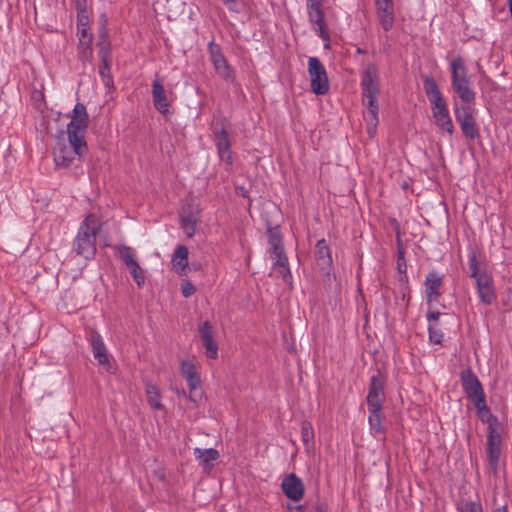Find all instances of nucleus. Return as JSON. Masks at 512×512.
<instances>
[{
    "mask_svg": "<svg viewBox=\"0 0 512 512\" xmlns=\"http://www.w3.org/2000/svg\"><path fill=\"white\" fill-rule=\"evenodd\" d=\"M302 441L305 446H308L310 440L313 438V432L310 425L303 424L301 429Z\"/></svg>",
    "mask_w": 512,
    "mask_h": 512,
    "instance_id": "43",
    "label": "nucleus"
},
{
    "mask_svg": "<svg viewBox=\"0 0 512 512\" xmlns=\"http://www.w3.org/2000/svg\"><path fill=\"white\" fill-rule=\"evenodd\" d=\"M459 512H483V508L480 502L476 501H465L459 508Z\"/></svg>",
    "mask_w": 512,
    "mask_h": 512,
    "instance_id": "34",
    "label": "nucleus"
},
{
    "mask_svg": "<svg viewBox=\"0 0 512 512\" xmlns=\"http://www.w3.org/2000/svg\"><path fill=\"white\" fill-rule=\"evenodd\" d=\"M111 60H106L105 62H101L99 65V75L103 81V84L110 88L113 86V78L111 76Z\"/></svg>",
    "mask_w": 512,
    "mask_h": 512,
    "instance_id": "32",
    "label": "nucleus"
},
{
    "mask_svg": "<svg viewBox=\"0 0 512 512\" xmlns=\"http://www.w3.org/2000/svg\"><path fill=\"white\" fill-rule=\"evenodd\" d=\"M189 387V390H194L195 388L201 387V379L198 373L192 375L191 377L185 378Z\"/></svg>",
    "mask_w": 512,
    "mask_h": 512,
    "instance_id": "46",
    "label": "nucleus"
},
{
    "mask_svg": "<svg viewBox=\"0 0 512 512\" xmlns=\"http://www.w3.org/2000/svg\"><path fill=\"white\" fill-rule=\"evenodd\" d=\"M319 511H320V512H325L324 510H322V509H320V508H319Z\"/></svg>",
    "mask_w": 512,
    "mask_h": 512,
    "instance_id": "55",
    "label": "nucleus"
},
{
    "mask_svg": "<svg viewBox=\"0 0 512 512\" xmlns=\"http://www.w3.org/2000/svg\"><path fill=\"white\" fill-rule=\"evenodd\" d=\"M489 430L490 433L487 437L488 448H498L501 445V437L495 429L492 428V424L489 425Z\"/></svg>",
    "mask_w": 512,
    "mask_h": 512,
    "instance_id": "36",
    "label": "nucleus"
},
{
    "mask_svg": "<svg viewBox=\"0 0 512 512\" xmlns=\"http://www.w3.org/2000/svg\"><path fill=\"white\" fill-rule=\"evenodd\" d=\"M377 18L385 31L392 29L394 25V3L393 0H375Z\"/></svg>",
    "mask_w": 512,
    "mask_h": 512,
    "instance_id": "13",
    "label": "nucleus"
},
{
    "mask_svg": "<svg viewBox=\"0 0 512 512\" xmlns=\"http://www.w3.org/2000/svg\"><path fill=\"white\" fill-rule=\"evenodd\" d=\"M118 250L121 260L124 262L128 269L138 264V262L135 259L134 250L131 247L123 245L120 246Z\"/></svg>",
    "mask_w": 512,
    "mask_h": 512,
    "instance_id": "31",
    "label": "nucleus"
},
{
    "mask_svg": "<svg viewBox=\"0 0 512 512\" xmlns=\"http://www.w3.org/2000/svg\"><path fill=\"white\" fill-rule=\"evenodd\" d=\"M281 487L289 499L293 501H299L302 499L304 494V487L302 481L294 474L287 476L283 480Z\"/></svg>",
    "mask_w": 512,
    "mask_h": 512,
    "instance_id": "19",
    "label": "nucleus"
},
{
    "mask_svg": "<svg viewBox=\"0 0 512 512\" xmlns=\"http://www.w3.org/2000/svg\"><path fill=\"white\" fill-rule=\"evenodd\" d=\"M181 372L184 378L191 377L192 375L196 374V367L193 363L189 361H182L181 362Z\"/></svg>",
    "mask_w": 512,
    "mask_h": 512,
    "instance_id": "39",
    "label": "nucleus"
},
{
    "mask_svg": "<svg viewBox=\"0 0 512 512\" xmlns=\"http://www.w3.org/2000/svg\"><path fill=\"white\" fill-rule=\"evenodd\" d=\"M460 381L467 398L475 408H484L485 393L483 386L471 368H466L460 373Z\"/></svg>",
    "mask_w": 512,
    "mask_h": 512,
    "instance_id": "5",
    "label": "nucleus"
},
{
    "mask_svg": "<svg viewBox=\"0 0 512 512\" xmlns=\"http://www.w3.org/2000/svg\"><path fill=\"white\" fill-rule=\"evenodd\" d=\"M89 340L92 346L94 358L98 360L99 364L101 365L109 364L106 348L101 335L93 330L90 332Z\"/></svg>",
    "mask_w": 512,
    "mask_h": 512,
    "instance_id": "21",
    "label": "nucleus"
},
{
    "mask_svg": "<svg viewBox=\"0 0 512 512\" xmlns=\"http://www.w3.org/2000/svg\"><path fill=\"white\" fill-rule=\"evenodd\" d=\"M484 271L485 270H483V272ZM468 273L469 276L474 279L482 276V271L480 270V259L476 250L474 249H471L468 255Z\"/></svg>",
    "mask_w": 512,
    "mask_h": 512,
    "instance_id": "27",
    "label": "nucleus"
},
{
    "mask_svg": "<svg viewBox=\"0 0 512 512\" xmlns=\"http://www.w3.org/2000/svg\"><path fill=\"white\" fill-rule=\"evenodd\" d=\"M173 265L179 274H183L188 266V249L186 246H178L172 257Z\"/></svg>",
    "mask_w": 512,
    "mask_h": 512,
    "instance_id": "26",
    "label": "nucleus"
},
{
    "mask_svg": "<svg viewBox=\"0 0 512 512\" xmlns=\"http://www.w3.org/2000/svg\"><path fill=\"white\" fill-rule=\"evenodd\" d=\"M87 151L88 147L85 139L78 138V141H74V139L68 138V144L59 143L54 149L55 164L61 167H69L76 156L82 159Z\"/></svg>",
    "mask_w": 512,
    "mask_h": 512,
    "instance_id": "4",
    "label": "nucleus"
},
{
    "mask_svg": "<svg viewBox=\"0 0 512 512\" xmlns=\"http://www.w3.org/2000/svg\"><path fill=\"white\" fill-rule=\"evenodd\" d=\"M441 313L439 311H428L426 317L428 321H437Z\"/></svg>",
    "mask_w": 512,
    "mask_h": 512,
    "instance_id": "53",
    "label": "nucleus"
},
{
    "mask_svg": "<svg viewBox=\"0 0 512 512\" xmlns=\"http://www.w3.org/2000/svg\"><path fill=\"white\" fill-rule=\"evenodd\" d=\"M423 86L427 97L440 92L439 87L432 76L423 77Z\"/></svg>",
    "mask_w": 512,
    "mask_h": 512,
    "instance_id": "33",
    "label": "nucleus"
},
{
    "mask_svg": "<svg viewBox=\"0 0 512 512\" xmlns=\"http://www.w3.org/2000/svg\"><path fill=\"white\" fill-rule=\"evenodd\" d=\"M384 384L385 379L380 371H377V373L370 378L368 395L366 397L368 407H373L374 409L376 407H382L385 401Z\"/></svg>",
    "mask_w": 512,
    "mask_h": 512,
    "instance_id": "10",
    "label": "nucleus"
},
{
    "mask_svg": "<svg viewBox=\"0 0 512 512\" xmlns=\"http://www.w3.org/2000/svg\"><path fill=\"white\" fill-rule=\"evenodd\" d=\"M226 7L232 12H238V5L236 0H222Z\"/></svg>",
    "mask_w": 512,
    "mask_h": 512,
    "instance_id": "52",
    "label": "nucleus"
},
{
    "mask_svg": "<svg viewBox=\"0 0 512 512\" xmlns=\"http://www.w3.org/2000/svg\"><path fill=\"white\" fill-rule=\"evenodd\" d=\"M322 0H307L308 13L321 9Z\"/></svg>",
    "mask_w": 512,
    "mask_h": 512,
    "instance_id": "49",
    "label": "nucleus"
},
{
    "mask_svg": "<svg viewBox=\"0 0 512 512\" xmlns=\"http://www.w3.org/2000/svg\"><path fill=\"white\" fill-rule=\"evenodd\" d=\"M489 465L494 472L497 470L498 461L500 458L501 450H487Z\"/></svg>",
    "mask_w": 512,
    "mask_h": 512,
    "instance_id": "38",
    "label": "nucleus"
},
{
    "mask_svg": "<svg viewBox=\"0 0 512 512\" xmlns=\"http://www.w3.org/2000/svg\"><path fill=\"white\" fill-rule=\"evenodd\" d=\"M268 244H269V253L273 259L280 258L282 256H286L282 236L279 230V227H268Z\"/></svg>",
    "mask_w": 512,
    "mask_h": 512,
    "instance_id": "20",
    "label": "nucleus"
},
{
    "mask_svg": "<svg viewBox=\"0 0 512 512\" xmlns=\"http://www.w3.org/2000/svg\"><path fill=\"white\" fill-rule=\"evenodd\" d=\"M308 73L311 90L317 95H324L329 90V81L326 69L317 57L308 59Z\"/></svg>",
    "mask_w": 512,
    "mask_h": 512,
    "instance_id": "7",
    "label": "nucleus"
},
{
    "mask_svg": "<svg viewBox=\"0 0 512 512\" xmlns=\"http://www.w3.org/2000/svg\"><path fill=\"white\" fill-rule=\"evenodd\" d=\"M199 335L206 350V356L210 359L217 358L218 344L214 340L213 327L209 321H205L199 326Z\"/></svg>",
    "mask_w": 512,
    "mask_h": 512,
    "instance_id": "15",
    "label": "nucleus"
},
{
    "mask_svg": "<svg viewBox=\"0 0 512 512\" xmlns=\"http://www.w3.org/2000/svg\"><path fill=\"white\" fill-rule=\"evenodd\" d=\"M475 281L481 302L485 305H491L496 299L492 277L484 271L482 276H479Z\"/></svg>",
    "mask_w": 512,
    "mask_h": 512,
    "instance_id": "14",
    "label": "nucleus"
},
{
    "mask_svg": "<svg viewBox=\"0 0 512 512\" xmlns=\"http://www.w3.org/2000/svg\"><path fill=\"white\" fill-rule=\"evenodd\" d=\"M199 209L194 204H187L181 212V226L188 237L195 234Z\"/></svg>",
    "mask_w": 512,
    "mask_h": 512,
    "instance_id": "18",
    "label": "nucleus"
},
{
    "mask_svg": "<svg viewBox=\"0 0 512 512\" xmlns=\"http://www.w3.org/2000/svg\"><path fill=\"white\" fill-rule=\"evenodd\" d=\"M451 85L462 104H474L475 92L468 77V71L462 58L457 57L451 62Z\"/></svg>",
    "mask_w": 512,
    "mask_h": 512,
    "instance_id": "3",
    "label": "nucleus"
},
{
    "mask_svg": "<svg viewBox=\"0 0 512 512\" xmlns=\"http://www.w3.org/2000/svg\"><path fill=\"white\" fill-rule=\"evenodd\" d=\"M316 263L320 271L329 275L332 270L331 251L325 239H321L315 246Z\"/></svg>",
    "mask_w": 512,
    "mask_h": 512,
    "instance_id": "17",
    "label": "nucleus"
},
{
    "mask_svg": "<svg viewBox=\"0 0 512 512\" xmlns=\"http://www.w3.org/2000/svg\"><path fill=\"white\" fill-rule=\"evenodd\" d=\"M97 45L99 47L98 56L100 61L105 62L106 60H111L110 43L107 39V32L105 29L100 32Z\"/></svg>",
    "mask_w": 512,
    "mask_h": 512,
    "instance_id": "28",
    "label": "nucleus"
},
{
    "mask_svg": "<svg viewBox=\"0 0 512 512\" xmlns=\"http://www.w3.org/2000/svg\"><path fill=\"white\" fill-rule=\"evenodd\" d=\"M428 100L431 104L432 111L447 106L441 92L429 96Z\"/></svg>",
    "mask_w": 512,
    "mask_h": 512,
    "instance_id": "37",
    "label": "nucleus"
},
{
    "mask_svg": "<svg viewBox=\"0 0 512 512\" xmlns=\"http://www.w3.org/2000/svg\"><path fill=\"white\" fill-rule=\"evenodd\" d=\"M381 410H382V407H376L375 409L373 407H368L369 425H370L371 430L374 431L375 433H379L382 430Z\"/></svg>",
    "mask_w": 512,
    "mask_h": 512,
    "instance_id": "30",
    "label": "nucleus"
},
{
    "mask_svg": "<svg viewBox=\"0 0 512 512\" xmlns=\"http://www.w3.org/2000/svg\"><path fill=\"white\" fill-rule=\"evenodd\" d=\"M145 393L148 404L151 408L156 410H164V406L161 403V393L159 388L151 382H146Z\"/></svg>",
    "mask_w": 512,
    "mask_h": 512,
    "instance_id": "25",
    "label": "nucleus"
},
{
    "mask_svg": "<svg viewBox=\"0 0 512 512\" xmlns=\"http://www.w3.org/2000/svg\"><path fill=\"white\" fill-rule=\"evenodd\" d=\"M436 125L443 131H446L450 135L454 132V126L449 115V110L446 107L436 109L432 111Z\"/></svg>",
    "mask_w": 512,
    "mask_h": 512,
    "instance_id": "23",
    "label": "nucleus"
},
{
    "mask_svg": "<svg viewBox=\"0 0 512 512\" xmlns=\"http://www.w3.org/2000/svg\"><path fill=\"white\" fill-rule=\"evenodd\" d=\"M208 51L217 74L225 81L234 83L236 79L234 71L221 52L220 46L214 42H210L208 45Z\"/></svg>",
    "mask_w": 512,
    "mask_h": 512,
    "instance_id": "9",
    "label": "nucleus"
},
{
    "mask_svg": "<svg viewBox=\"0 0 512 512\" xmlns=\"http://www.w3.org/2000/svg\"><path fill=\"white\" fill-rule=\"evenodd\" d=\"M478 416L484 420L485 417L491 416L486 404V397H484V408H476Z\"/></svg>",
    "mask_w": 512,
    "mask_h": 512,
    "instance_id": "51",
    "label": "nucleus"
},
{
    "mask_svg": "<svg viewBox=\"0 0 512 512\" xmlns=\"http://www.w3.org/2000/svg\"><path fill=\"white\" fill-rule=\"evenodd\" d=\"M79 36V58L84 62L92 57V35L88 33L87 28H80L78 31Z\"/></svg>",
    "mask_w": 512,
    "mask_h": 512,
    "instance_id": "22",
    "label": "nucleus"
},
{
    "mask_svg": "<svg viewBox=\"0 0 512 512\" xmlns=\"http://www.w3.org/2000/svg\"><path fill=\"white\" fill-rule=\"evenodd\" d=\"M214 141L218 150L219 157L226 161L228 164H232L231 157V142L229 139V135L227 130L221 126L220 128H215L214 130Z\"/></svg>",
    "mask_w": 512,
    "mask_h": 512,
    "instance_id": "16",
    "label": "nucleus"
},
{
    "mask_svg": "<svg viewBox=\"0 0 512 512\" xmlns=\"http://www.w3.org/2000/svg\"><path fill=\"white\" fill-rule=\"evenodd\" d=\"M314 25L316 26L315 31L317 32L318 36L320 38H322L323 40H328L329 34L326 31L325 21H323L321 24H314Z\"/></svg>",
    "mask_w": 512,
    "mask_h": 512,
    "instance_id": "47",
    "label": "nucleus"
},
{
    "mask_svg": "<svg viewBox=\"0 0 512 512\" xmlns=\"http://www.w3.org/2000/svg\"><path fill=\"white\" fill-rule=\"evenodd\" d=\"M89 24V14L88 11H85L84 13L77 12V26L78 30L80 28H87Z\"/></svg>",
    "mask_w": 512,
    "mask_h": 512,
    "instance_id": "45",
    "label": "nucleus"
},
{
    "mask_svg": "<svg viewBox=\"0 0 512 512\" xmlns=\"http://www.w3.org/2000/svg\"><path fill=\"white\" fill-rule=\"evenodd\" d=\"M474 113L473 104L454 103L455 119L459 123L463 135L471 140L479 137V129Z\"/></svg>",
    "mask_w": 512,
    "mask_h": 512,
    "instance_id": "6",
    "label": "nucleus"
},
{
    "mask_svg": "<svg viewBox=\"0 0 512 512\" xmlns=\"http://www.w3.org/2000/svg\"><path fill=\"white\" fill-rule=\"evenodd\" d=\"M98 230L99 222L97 216L89 214L82 222L73 242V250L77 255L83 256L85 259H90L95 255Z\"/></svg>",
    "mask_w": 512,
    "mask_h": 512,
    "instance_id": "2",
    "label": "nucleus"
},
{
    "mask_svg": "<svg viewBox=\"0 0 512 512\" xmlns=\"http://www.w3.org/2000/svg\"><path fill=\"white\" fill-rule=\"evenodd\" d=\"M202 394L203 392L201 387L195 388L194 390H190L189 399L194 403H198V401L202 398Z\"/></svg>",
    "mask_w": 512,
    "mask_h": 512,
    "instance_id": "48",
    "label": "nucleus"
},
{
    "mask_svg": "<svg viewBox=\"0 0 512 512\" xmlns=\"http://www.w3.org/2000/svg\"><path fill=\"white\" fill-rule=\"evenodd\" d=\"M397 269L400 274H405V278H407V264L404 257V250L402 248L398 249Z\"/></svg>",
    "mask_w": 512,
    "mask_h": 512,
    "instance_id": "40",
    "label": "nucleus"
},
{
    "mask_svg": "<svg viewBox=\"0 0 512 512\" xmlns=\"http://www.w3.org/2000/svg\"><path fill=\"white\" fill-rule=\"evenodd\" d=\"M128 270L130 271L131 276L139 287L144 284L145 276L143 269L139 266V264L130 267Z\"/></svg>",
    "mask_w": 512,
    "mask_h": 512,
    "instance_id": "35",
    "label": "nucleus"
},
{
    "mask_svg": "<svg viewBox=\"0 0 512 512\" xmlns=\"http://www.w3.org/2000/svg\"><path fill=\"white\" fill-rule=\"evenodd\" d=\"M361 88H362V96H363V104L366 107V112L364 113V119L368 126V133L371 134L372 131L378 125V104H377V95L379 93L378 87V69L374 64H368L363 72L361 79Z\"/></svg>",
    "mask_w": 512,
    "mask_h": 512,
    "instance_id": "1",
    "label": "nucleus"
},
{
    "mask_svg": "<svg viewBox=\"0 0 512 512\" xmlns=\"http://www.w3.org/2000/svg\"><path fill=\"white\" fill-rule=\"evenodd\" d=\"M309 20L313 24H321L324 20V13L322 9L311 11L308 13Z\"/></svg>",
    "mask_w": 512,
    "mask_h": 512,
    "instance_id": "44",
    "label": "nucleus"
},
{
    "mask_svg": "<svg viewBox=\"0 0 512 512\" xmlns=\"http://www.w3.org/2000/svg\"><path fill=\"white\" fill-rule=\"evenodd\" d=\"M151 94L155 109L163 115L170 113V102L167 98L164 85L158 77H156L152 83Z\"/></svg>",
    "mask_w": 512,
    "mask_h": 512,
    "instance_id": "12",
    "label": "nucleus"
},
{
    "mask_svg": "<svg viewBox=\"0 0 512 512\" xmlns=\"http://www.w3.org/2000/svg\"><path fill=\"white\" fill-rule=\"evenodd\" d=\"M88 123L89 117L85 105L77 103L72 111L71 121L67 125L68 138L74 141H78V138L85 139Z\"/></svg>",
    "mask_w": 512,
    "mask_h": 512,
    "instance_id": "8",
    "label": "nucleus"
},
{
    "mask_svg": "<svg viewBox=\"0 0 512 512\" xmlns=\"http://www.w3.org/2000/svg\"><path fill=\"white\" fill-rule=\"evenodd\" d=\"M443 279L444 276L435 270L430 271L426 276L424 286L425 295L429 304L432 302H438L440 296L442 295L440 289L443 286Z\"/></svg>",
    "mask_w": 512,
    "mask_h": 512,
    "instance_id": "11",
    "label": "nucleus"
},
{
    "mask_svg": "<svg viewBox=\"0 0 512 512\" xmlns=\"http://www.w3.org/2000/svg\"><path fill=\"white\" fill-rule=\"evenodd\" d=\"M74 6L77 12L84 13L87 10V0H74Z\"/></svg>",
    "mask_w": 512,
    "mask_h": 512,
    "instance_id": "50",
    "label": "nucleus"
},
{
    "mask_svg": "<svg viewBox=\"0 0 512 512\" xmlns=\"http://www.w3.org/2000/svg\"><path fill=\"white\" fill-rule=\"evenodd\" d=\"M274 260V268L277 269L278 273L282 276L284 282L288 283L291 280L292 275L289 269L287 256H282Z\"/></svg>",
    "mask_w": 512,
    "mask_h": 512,
    "instance_id": "29",
    "label": "nucleus"
},
{
    "mask_svg": "<svg viewBox=\"0 0 512 512\" xmlns=\"http://www.w3.org/2000/svg\"><path fill=\"white\" fill-rule=\"evenodd\" d=\"M428 331H429V339L431 342H433L435 344L442 343L443 333L441 331L437 330L436 328H434L431 325L429 326Z\"/></svg>",
    "mask_w": 512,
    "mask_h": 512,
    "instance_id": "42",
    "label": "nucleus"
},
{
    "mask_svg": "<svg viewBox=\"0 0 512 512\" xmlns=\"http://www.w3.org/2000/svg\"><path fill=\"white\" fill-rule=\"evenodd\" d=\"M493 512H507L506 506L498 507Z\"/></svg>",
    "mask_w": 512,
    "mask_h": 512,
    "instance_id": "54",
    "label": "nucleus"
},
{
    "mask_svg": "<svg viewBox=\"0 0 512 512\" xmlns=\"http://www.w3.org/2000/svg\"><path fill=\"white\" fill-rule=\"evenodd\" d=\"M195 458L199 461L203 470L209 473L214 464L213 462L219 458L218 450H194Z\"/></svg>",
    "mask_w": 512,
    "mask_h": 512,
    "instance_id": "24",
    "label": "nucleus"
},
{
    "mask_svg": "<svg viewBox=\"0 0 512 512\" xmlns=\"http://www.w3.org/2000/svg\"><path fill=\"white\" fill-rule=\"evenodd\" d=\"M195 291H196V288L190 281L183 280L181 282V292L185 298L192 296L195 293Z\"/></svg>",
    "mask_w": 512,
    "mask_h": 512,
    "instance_id": "41",
    "label": "nucleus"
}]
</instances>
